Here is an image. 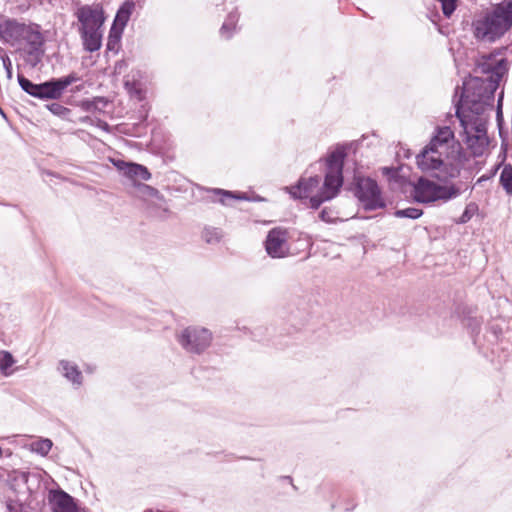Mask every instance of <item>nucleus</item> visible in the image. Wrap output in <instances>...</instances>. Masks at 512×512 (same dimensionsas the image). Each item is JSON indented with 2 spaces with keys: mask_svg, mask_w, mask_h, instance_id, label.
<instances>
[{
  "mask_svg": "<svg viewBox=\"0 0 512 512\" xmlns=\"http://www.w3.org/2000/svg\"><path fill=\"white\" fill-rule=\"evenodd\" d=\"M512 27V0H503L472 23L474 37L493 43Z\"/></svg>",
  "mask_w": 512,
  "mask_h": 512,
  "instance_id": "20e7f679",
  "label": "nucleus"
},
{
  "mask_svg": "<svg viewBox=\"0 0 512 512\" xmlns=\"http://www.w3.org/2000/svg\"><path fill=\"white\" fill-rule=\"evenodd\" d=\"M123 31L124 30L122 29L111 26L106 43L107 51L113 53H117L119 51Z\"/></svg>",
  "mask_w": 512,
  "mask_h": 512,
  "instance_id": "4be33fe9",
  "label": "nucleus"
},
{
  "mask_svg": "<svg viewBox=\"0 0 512 512\" xmlns=\"http://www.w3.org/2000/svg\"><path fill=\"white\" fill-rule=\"evenodd\" d=\"M460 189L455 185L443 186L425 177H419L413 183L411 195L418 203L429 204L442 200L444 202L454 199L460 195Z\"/></svg>",
  "mask_w": 512,
  "mask_h": 512,
  "instance_id": "0eeeda50",
  "label": "nucleus"
},
{
  "mask_svg": "<svg viewBox=\"0 0 512 512\" xmlns=\"http://www.w3.org/2000/svg\"><path fill=\"white\" fill-rule=\"evenodd\" d=\"M0 113L4 116V112L1 108H0Z\"/></svg>",
  "mask_w": 512,
  "mask_h": 512,
  "instance_id": "a19ab883",
  "label": "nucleus"
},
{
  "mask_svg": "<svg viewBox=\"0 0 512 512\" xmlns=\"http://www.w3.org/2000/svg\"><path fill=\"white\" fill-rule=\"evenodd\" d=\"M15 360L8 351L0 352V371L4 375H8L7 370L14 364Z\"/></svg>",
  "mask_w": 512,
  "mask_h": 512,
  "instance_id": "cd10ccee",
  "label": "nucleus"
},
{
  "mask_svg": "<svg viewBox=\"0 0 512 512\" xmlns=\"http://www.w3.org/2000/svg\"><path fill=\"white\" fill-rule=\"evenodd\" d=\"M58 371L75 387L82 385L83 375L75 363L68 360H60L58 363Z\"/></svg>",
  "mask_w": 512,
  "mask_h": 512,
  "instance_id": "dca6fc26",
  "label": "nucleus"
},
{
  "mask_svg": "<svg viewBox=\"0 0 512 512\" xmlns=\"http://www.w3.org/2000/svg\"><path fill=\"white\" fill-rule=\"evenodd\" d=\"M108 104L104 97H94L93 99H84L80 102V108L85 112L102 111Z\"/></svg>",
  "mask_w": 512,
  "mask_h": 512,
  "instance_id": "412c9836",
  "label": "nucleus"
},
{
  "mask_svg": "<svg viewBox=\"0 0 512 512\" xmlns=\"http://www.w3.org/2000/svg\"><path fill=\"white\" fill-rule=\"evenodd\" d=\"M114 165L123 173L124 176L132 180L147 181L151 178L149 170L141 164L117 160L114 162Z\"/></svg>",
  "mask_w": 512,
  "mask_h": 512,
  "instance_id": "4468645a",
  "label": "nucleus"
},
{
  "mask_svg": "<svg viewBox=\"0 0 512 512\" xmlns=\"http://www.w3.org/2000/svg\"><path fill=\"white\" fill-rule=\"evenodd\" d=\"M352 192L366 211H374L386 206L377 182L370 177L355 176Z\"/></svg>",
  "mask_w": 512,
  "mask_h": 512,
  "instance_id": "1a4fd4ad",
  "label": "nucleus"
},
{
  "mask_svg": "<svg viewBox=\"0 0 512 512\" xmlns=\"http://www.w3.org/2000/svg\"><path fill=\"white\" fill-rule=\"evenodd\" d=\"M49 503L52 507V512H81L76 500L62 489L50 491Z\"/></svg>",
  "mask_w": 512,
  "mask_h": 512,
  "instance_id": "ddd939ff",
  "label": "nucleus"
},
{
  "mask_svg": "<svg viewBox=\"0 0 512 512\" xmlns=\"http://www.w3.org/2000/svg\"><path fill=\"white\" fill-rule=\"evenodd\" d=\"M142 190L146 191L148 193V195L150 196H156L158 194V190L156 188H153L149 185H146V184H141L139 186Z\"/></svg>",
  "mask_w": 512,
  "mask_h": 512,
  "instance_id": "e433bc0d",
  "label": "nucleus"
},
{
  "mask_svg": "<svg viewBox=\"0 0 512 512\" xmlns=\"http://www.w3.org/2000/svg\"><path fill=\"white\" fill-rule=\"evenodd\" d=\"M0 113L4 116V112L1 108H0Z\"/></svg>",
  "mask_w": 512,
  "mask_h": 512,
  "instance_id": "79ce46f5",
  "label": "nucleus"
},
{
  "mask_svg": "<svg viewBox=\"0 0 512 512\" xmlns=\"http://www.w3.org/2000/svg\"><path fill=\"white\" fill-rule=\"evenodd\" d=\"M99 127H101L104 130H108L109 125L107 122L99 120Z\"/></svg>",
  "mask_w": 512,
  "mask_h": 512,
  "instance_id": "4c0bfd02",
  "label": "nucleus"
},
{
  "mask_svg": "<svg viewBox=\"0 0 512 512\" xmlns=\"http://www.w3.org/2000/svg\"><path fill=\"white\" fill-rule=\"evenodd\" d=\"M478 206L474 202H470L466 205L462 215L459 217L457 223L459 224H465L468 221L471 220V218L474 216V214L477 212Z\"/></svg>",
  "mask_w": 512,
  "mask_h": 512,
  "instance_id": "c85d7f7f",
  "label": "nucleus"
},
{
  "mask_svg": "<svg viewBox=\"0 0 512 512\" xmlns=\"http://www.w3.org/2000/svg\"><path fill=\"white\" fill-rule=\"evenodd\" d=\"M75 16L78 20V32L102 30L106 20L103 8L99 5H82L77 8Z\"/></svg>",
  "mask_w": 512,
  "mask_h": 512,
  "instance_id": "9b49d317",
  "label": "nucleus"
},
{
  "mask_svg": "<svg viewBox=\"0 0 512 512\" xmlns=\"http://www.w3.org/2000/svg\"><path fill=\"white\" fill-rule=\"evenodd\" d=\"M47 109L56 116L61 118H66L70 114V109L59 104V103H51L47 105Z\"/></svg>",
  "mask_w": 512,
  "mask_h": 512,
  "instance_id": "c756f323",
  "label": "nucleus"
},
{
  "mask_svg": "<svg viewBox=\"0 0 512 512\" xmlns=\"http://www.w3.org/2000/svg\"><path fill=\"white\" fill-rule=\"evenodd\" d=\"M453 137V132L449 127H438L427 146L438 152L447 153L448 144L453 140Z\"/></svg>",
  "mask_w": 512,
  "mask_h": 512,
  "instance_id": "2eb2a0df",
  "label": "nucleus"
},
{
  "mask_svg": "<svg viewBox=\"0 0 512 512\" xmlns=\"http://www.w3.org/2000/svg\"><path fill=\"white\" fill-rule=\"evenodd\" d=\"M134 9L135 3L132 0L124 1L116 12L112 27L124 30Z\"/></svg>",
  "mask_w": 512,
  "mask_h": 512,
  "instance_id": "a211bd4d",
  "label": "nucleus"
},
{
  "mask_svg": "<svg viewBox=\"0 0 512 512\" xmlns=\"http://www.w3.org/2000/svg\"><path fill=\"white\" fill-rule=\"evenodd\" d=\"M264 331H267V328H264V327L255 328V330L252 332L253 339L256 341L263 340Z\"/></svg>",
  "mask_w": 512,
  "mask_h": 512,
  "instance_id": "f704fd0d",
  "label": "nucleus"
},
{
  "mask_svg": "<svg viewBox=\"0 0 512 512\" xmlns=\"http://www.w3.org/2000/svg\"><path fill=\"white\" fill-rule=\"evenodd\" d=\"M210 192L213 193L214 195L220 196L219 202L223 205H227L228 204L227 201L232 200V199L248 200V198L246 197V195L244 193H235V192L220 189V188L210 189Z\"/></svg>",
  "mask_w": 512,
  "mask_h": 512,
  "instance_id": "5701e85b",
  "label": "nucleus"
},
{
  "mask_svg": "<svg viewBox=\"0 0 512 512\" xmlns=\"http://www.w3.org/2000/svg\"><path fill=\"white\" fill-rule=\"evenodd\" d=\"M0 40L11 47L25 46L22 52L24 61L31 68H35L42 61L44 55V38L38 25L26 24L17 19L0 16Z\"/></svg>",
  "mask_w": 512,
  "mask_h": 512,
  "instance_id": "7ed1b4c3",
  "label": "nucleus"
},
{
  "mask_svg": "<svg viewBox=\"0 0 512 512\" xmlns=\"http://www.w3.org/2000/svg\"><path fill=\"white\" fill-rule=\"evenodd\" d=\"M500 184L508 195H512V165H504L500 174Z\"/></svg>",
  "mask_w": 512,
  "mask_h": 512,
  "instance_id": "b1692460",
  "label": "nucleus"
},
{
  "mask_svg": "<svg viewBox=\"0 0 512 512\" xmlns=\"http://www.w3.org/2000/svg\"><path fill=\"white\" fill-rule=\"evenodd\" d=\"M505 50L506 48L496 49L482 57L476 69L486 75L485 78L469 76L463 81L462 87L455 89V96L460 93L455 103L456 112L459 108L465 114L485 116L487 110H492L495 92L501 79L508 73L507 59L496 60Z\"/></svg>",
  "mask_w": 512,
  "mask_h": 512,
  "instance_id": "f257e3e1",
  "label": "nucleus"
},
{
  "mask_svg": "<svg viewBox=\"0 0 512 512\" xmlns=\"http://www.w3.org/2000/svg\"><path fill=\"white\" fill-rule=\"evenodd\" d=\"M0 53H2L0 55V58L2 60V63H3V67L6 71V74H7V78L8 79H11L12 78V62H11V59L10 57L3 51L2 48H0Z\"/></svg>",
  "mask_w": 512,
  "mask_h": 512,
  "instance_id": "2f4dec72",
  "label": "nucleus"
},
{
  "mask_svg": "<svg viewBox=\"0 0 512 512\" xmlns=\"http://www.w3.org/2000/svg\"><path fill=\"white\" fill-rule=\"evenodd\" d=\"M443 154L426 145L416 156V164L423 172L438 170L443 165Z\"/></svg>",
  "mask_w": 512,
  "mask_h": 512,
  "instance_id": "f8f14e48",
  "label": "nucleus"
},
{
  "mask_svg": "<svg viewBox=\"0 0 512 512\" xmlns=\"http://www.w3.org/2000/svg\"><path fill=\"white\" fill-rule=\"evenodd\" d=\"M176 339L186 353L201 355L211 346L213 333L205 327L192 325L184 328Z\"/></svg>",
  "mask_w": 512,
  "mask_h": 512,
  "instance_id": "6e6552de",
  "label": "nucleus"
},
{
  "mask_svg": "<svg viewBox=\"0 0 512 512\" xmlns=\"http://www.w3.org/2000/svg\"><path fill=\"white\" fill-rule=\"evenodd\" d=\"M394 215L397 218H409V219H418L423 215V211L418 208L408 207L405 209H397L394 212Z\"/></svg>",
  "mask_w": 512,
  "mask_h": 512,
  "instance_id": "bb28decb",
  "label": "nucleus"
},
{
  "mask_svg": "<svg viewBox=\"0 0 512 512\" xmlns=\"http://www.w3.org/2000/svg\"><path fill=\"white\" fill-rule=\"evenodd\" d=\"M441 3L442 12L445 17L449 18L457 8L456 0H437Z\"/></svg>",
  "mask_w": 512,
  "mask_h": 512,
  "instance_id": "7c9ffc66",
  "label": "nucleus"
},
{
  "mask_svg": "<svg viewBox=\"0 0 512 512\" xmlns=\"http://www.w3.org/2000/svg\"><path fill=\"white\" fill-rule=\"evenodd\" d=\"M319 218L326 223H332L335 219V217L333 216V211L328 208H323L320 211Z\"/></svg>",
  "mask_w": 512,
  "mask_h": 512,
  "instance_id": "473e14b6",
  "label": "nucleus"
},
{
  "mask_svg": "<svg viewBox=\"0 0 512 512\" xmlns=\"http://www.w3.org/2000/svg\"><path fill=\"white\" fill-rule=\"evenodd\" d=\"M222 236V230L215 227H205L202 233L203 239L208 244H216L220 242Z\"/></svg>",
  "mask_w": 512,
  "mask_h": 512,
  "instance_id": "a878e982",
  "label": "nucleus"
},
{
  "mask_svg": "<svg viewBox=\"0 0 512 512\" xmlns=\"http://www.w3.org/2000/svg\"><path fill=\"white\" fill-rule=\"evenodd\" d=\"M290 233L284 227L270 229L264 241L266 253L274 259H282L291 255Z\"/></svg>",
  "mask_w": 512,
  "mask_h": 512,
  "instance_id": "9d476101",
  "label": "nucleus"
},
{
  "mask_svg": "<svg viewBox=\"0 0 512 512\" xmlns=\"http://www.w3.org/2000/svg\"><path fill=\"white\" fill-rule=\"evenodd\" d=\"M21 512H29V511H27V510L24 508V509H23V511H21Z\"/></svg>",
  "mask_w": 512,
  "mask_h": 512,
  "instance_id": "37998d69",
  "label": "nucleus"
},
{
  "mask_svg": "<svg viewBox=\"0 0 512 512\" xmlns=\"http://www.w3.org/2000/svg\"><path fill=\"white\" fill-rule=\"evenodd\" d=\"M489 179V176L488 175H482L478 180H477V184H480L486 180Z\"/></svg>",
  "mask_w": 512,
  "mask_h": 512,
  "instance_id": "58836bf2",
  "label": "nucleus"
},
{
  "mask_svg": "<svg viewBox=\"0 0 512 512\" xmlns=\"http://www.w3.org/2000/svg\"><path fill=\"white\" fill-rule=\"evenodd\" d=\"M504 93L503 91L499 94L497 101V120L500 121L502 118V101H503Z\"/></svg>",
  "mask_w": 512,
  "mask_h": 512,
  "instance_id": "c9c22d12",
  "label": "nucleus"
},
{
  "mask_svg": "<svg viewBox=\"0 0 512 512\" xmlns=\"http://www.w3.org/2000/svg\"><path fill=\"white\" fill-rule=\"evenodd\" d=\"M352 146L353 143L337 144L325 159L326 172L322 186H319L321 177L318 175L300 178L297 184L290 188L292 197L309 198V206L314 210L318 209L322 203L335 198L344 183V163L347 150Z\"/></svg>",
  "mask_w": 512,
  "mask_h": 512,
  "instance_id": "f03ea898",
  "label": "nucleus"
},
{
  "mask_svg": "<svg viewBox=\"0 0 512 512\" xmlns=\"http://www.w3.org/2000/svg\"><path fill=\"white\" fill-rule=\"evenodd\" d=\"M52 446L53 443L48 438L38 439L31 443L32 451L36 452L41 456H46L50 452Z\"/></svg>",
  "mask_w": 512,
  "mask_h": 512,
  "instance_id": "393cba45",
  "label": "nucleus"
},
{
  "mask_svg": "<svg viewBox=\"0 0 512 512\" xmlns=\"http://www.w3.org/2000/svg\"><path fill=\"white\" fill-rule=\"evenodd\" d=\"M6 509L7 512H21L23 511L24 507L18 501L9 500L6 503Z\"/></svg>",
  "mask_w": 512,
  "mask_h": 512,
  "instance_id": "72a5a7b5",
  "label": "nucleus"
},
{
  "mask_svg": "<svg viewBox=\"0 0 512 512\" xmlns=\"http://www.w3.org/2000/svg\"><path fill=\"white\" fill-rule=\"evenodd\" d=\"M439 173L435 176L440 181H447L448 179L457 178L460 175V166L458 164L446 163L443 160V165L438 169Z\"/></svg>",
  "mask_w": 512,
  "mask_h": 512,
  "instance_id": "aec40b11",
  "label": "nucleus"
},
{
  "mask_svg": "<svg viewBox=\"0 0 512 512\" xmlns=\"http://www.w3.org/2000/svg\"><path fill=\"white\" fill-rule=\"evenodd\" d=\"M82 41L83 49L93 53L102 47L103 30H90L78 32Z\"/></svg>",
  "mask_w": 512,
  "mask_h": 512,
  "instance_id": "f3484780",
  "label": "nucleus"
},
{
  "mask_svg": "<svg viewBox=\"0 0 512 512\" xmlns=\"http://www.w3.org/2000/svg\"><path fill=\"white\" fill-rule=\"evenodd\" d=\"M457 118L463 129L460 133L463 142L467 145L473 156H482L489 144L487 136V116H475L457 111Z\"/></svg>",
  "mask_w": 512,
  "mask_h": 512,
  "instance_id": "423d86ee",
  "label": "nucleus"
},
{
  "mask_svg": "<svg viewBox=\"0 0 512 512\" xmlns=\"http://www.w3.org/2000/svg\"><path fill=\"white\" fill-rule=\"evenodd\" d=\"M81 89H82V87H81V86H78V87H76V89H75L74 91H75V92H78V91H80Z\"/></svg>",
  "mask_w": 512,
  "mask_h": 512,
  "instance_id": "ea45409f",
  "label": "nucleus"
},
{
  "mask_svg": "<svg viewBox=\"0 0 512 512\" xmlns=\"http://www.w3.org/2000/svg\"><path fill=\"white\" fill-rule=\"evenodd\" d=\"M17 79L24 92L39 100L47 101L60 99L67 87L80 81L81 77L71 72L66 76L51 78L41 83H34L22 74H18Z\"/></svg>",
  "mask_w": 512,
  "mask_h": 512,
  "instance_id": "39448f33",
  "label": "nucleus"
},
{
  "mask_svg": "<svg viewBox=\"0 0 512 512\" xmlns=\"http://www.w3.org/2000/svg\"><path fill=\"white\" fill-rule=\"evenodd\" d=\"M238 20L239 12L235 9L228 14L227 18L222 24L220 28V35L227 40L230 39L236 29Z\"/></svg>",
  "mask_w": 512,
  "mask_h": 512,
  "instance_id": "6ab92c4d",
  "label": "nucleus"
}]
</instances>
